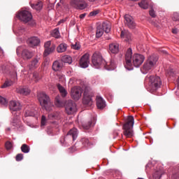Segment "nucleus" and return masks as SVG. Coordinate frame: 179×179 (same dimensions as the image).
<instances>
[{"mask_svg": "<svg viewBox=\"0 0 179 179\" xmlns=\"http://www.w3.org/2000/svg\"><path fill=\"white\" fill-rule=\"evenodd\" d=\"M99 13V10H94L90 13V16L94 17Z\"/></svg>", "mask_w": 179, "mask_h": 179, "instance_id": "nucleus-48", "label": "nucleus"}, {"mask_svg": "<svg viewBox=\"0 0 179 179\" xmlns=\"http://www.w3.org/2000/svg\"><path fill=\"white\" fill-rule=\"evenodd\" d=\"M17 16L20 20L25 23H29L31 25L35 24L34 22H32L31 13L27 10H22L20 12Z\"/></svg>", "mask_w": 179, "mask_h": 179, "instance_id": "nucleus-9", "label": "nucleus"}, {"mask_svg": "<svg viewBox=\"0 0 179 179\" xmlns=\"http://www.w3.org/2000/svg\"><path fill=\"white\" fill-rule=\"evenodd\" d=\"M92 96L93 95L90 88L85 87L84 90V98H83V104L87 107H91L93 105Z\"/></svg>", "mask_w": 179, "mask_h": 179, "instance_id": "nucleus-8", "label": "nucleus"}, {"mask_svg": "<svg viewBox=\"0 0 179 179\" xmlns=\"http://www.w3.org/2000/svg\"><path fill=\"white\" fill-rule=\"evenodd\" d=\"M12 85H13V82L11 80H6L5 83L1 85V88L6 89Z\"/></svg>", "mask_w": 179, "mask_h": 179, "instance_id": "nucleus-38", "label": "nucleus"}, {"mask_svg": "<svg viewBox=\"0 0 179 179\" xmlns=\"http://www.w3.org/2000/svg\"><path fill=\"white\" fill-rule=\"evenodd\" d=\"M145 80L148 82L151 92H155L162 87V81L159 76L148 75Z\"/></svg>", "mask_w": 179, "mask_h": 179, "instance_id": "nucleus-3", "label": "nucleus"}, {"mask_svg": "<svg viewBox=\"0 0 179 179\" xmlns=\"http://www.w3.org/2000/svg\"><path fill=\"white\" fill-rule=\"evenodd\" d=\"M134 125V116L129 115L127 117V122L124 124L123 129V134L127 138H131L134 136L133 127Z\"/></svg>", "mask_w": 179, "mask_h": 179, "instance_id": "nucleus-5", "label": "nucleus"}, {"mask_svg": "<svg viewBox=\"0 0 179 179\" xmlns=\"http://www.w3.org/2000/svg\"><path fill=\"white\" fill-rule=\"evenodd\" d=\"M110 30H111L110 24L108 22H103L102 25H99L96 27V37L100 38L101 36H103V32H105L106 34H108L110 32Z\"/></svg>", "mask_w": 179, "mask_h": 179, "instance_id": "nucleus-7", "label": "nucleus"}, {"mask_svg": "<svg viewBox=\"0 0 179 179\" xmlns=\"http://www.w3.org/2000/svg\"><path fill=\"white\" fill-rule=\"evenodd\" d=\"M67 45L66 43H61L57 48V51L59 54H62V52H65L67 50Z\"/></svg>", "mask_w": 179, "mask_h": 179, "instance_id": "nucleus-27", "label": "nucleus"}, {"mask_svg": "<svg viewBox=\"0 0 179 179\" xmlns=\"http://www.w3.org/2000/svg\"><path fill=\"white\" fill-rule=\"evenodd\" d=\"M6 131H10V127H7V128L6 129Z\"/></svg>", "mask_w": 179, "mask_h": 179, "instance_id": "nucleus-57", "label": "nucleus"}, {"mask_svg": "<svg viewBox=\"0 0 179 179\" xmlns=\"http://www.w3.org/2000/svg\"><path fill=\"white\" fill-rule=\"evenodd\" d=\"M5 146L7 150H10L13 147V145H12L11 143H10V141H6Z\"/></svg>", "mask_w": 179, "mask_h": 179, "instance_id": "nucleus-47", "label": "nucleus"}, {"mask_svg": "<svg viewBox=\"0 0 179 179\" xmlns=\"http://www.w3.org/2000/svg\"><path fill=\"white\" fill-rule=\"evenodd\" d=\"M38 99L42 108L46 110L47 112H50L52 110L53 104L50 101L49 96L45 93H38Z\"/></svg>", "mask_w": 179, "mask_h": 179, "instance_id": "nucleus-4", "label": "nucleus"}, {"mask_svg": "<svg viewBox=\"0 0 179 179\" xmlns=\"http://www.w3.org/2000/svg\"><path fill=\"white\" fill-rule=\"evenodd\" d=\"M120 36L126 42H130L131 41V34L128 31H122Z\"/></svg>", "mask_w": 179, "mask_h": 179, "instance_id": "nucleus-24", "label": "nucleus"}, {"mask_svg": "<svg viewBox=\"0 0 179 179\" xmlns=\"http://www.w3.org/2000/svg\"><path fill=\"white\" fill-rule=\"evenodd\" d=\"M90 64V58L89 55L85 54L81 57V59H80V66L83 69H87Z\"/></svg>", "mask_w": 179, "mask_h": 179, "instance_id": "nucleus-16", "label": "nucleus"}, {"mask_svg": "<svg viewBox=\"0 0 179 179\" xmlns=\"http://www.w3.org/2000/svg\"><path fill=\"white\" fill-rule=\"evenodd\" d=\"M109 51L112 54H117V52H119V44L115 43L110 44Z\"/></svg>", "mask_w": 179, "mask_h": 179, "instance_id": "nucleus-25", "label": "nucleus"}, {"mask_svg": "<svg viewBox=\"0 0 179 179\" xmlns=\"http://www.w3.org/2000/svg\"><path fill=\"white\" fill-rule=\"evenodd\" d=\"M31 6L36 10H41L43 8V3L41 1H38L35 3L31 4Z\"/></svg>", "mask_w": 179, "mask_h": 179, "instance_id": "nucleus-29", "label": "nucleus"}, {"mask_svg": "<svg viewBox=\"0 0 179 179\" xmlns=\"http://www.w3.org/2000/svg\"><path fill=\"white\" fill-rule=\"evenodd\" d=\"M149 14L152 17H156V16H157L155 11L153 9H152L151 10L149 11Z\"/></svg>", "mask_w": 179, "mask_h": 179, "instance_id": "nucleus-50", "label": "nucleus"}, {"mask_svg": "<svg viewBox=\"0 0 179 179\" xmlns=\"http://www.w3.org/2000/svg\"><path fill=\"white\" fill-rule=\"evenodd\" d=\"M138 6L143 9H148L149 7L148 1L145 0H142L141 2L138 3Z\"/></svg>", "mask_w": 179, "mask_h": 179, "instance_id": "nucleus-34", "label": "nucleus"}, {"mask_svg": "<svg viewBox=\"0 0 179 179\" xmlns=\"http://www.w3.org/2000/svg\"><path fill=\"white\" fill-rule=\"evenodd\" d=\"M10 125L13 129H17L19 131H22L23 129L22 122L18 115L14 116L10 122Z\"/></svg>", "mask_w": 179, "mask_h": 179, "instance_id": "nucleus-12", "label": "nucleus"}, {"mask_svg": "<svg viewBox=\"0 0 179 179\" xmlns=\"http://www.w3.org/2000/svg\"><path fill=\"white\" fill-rule=\"evenodd\" d=\"M88 1H91V2H94V1H95L96 0H88Z\"/></svg>", "mask_w": 179, "mask_h": 179, "instance_id": "nucleus-59", "label": "nucleus"}, {"mask_svg": "<svg viewBox=\"0 0 179 179\" xmlns=\"http://www.w3.org/2000/svg\"><path fill=\"white\" fill-rule=\"evenodd\" d=\"M2 54L3 53V50H2V49L0 48V54Z\"/></svg>", "mask_w": 179, "mask_h": 179, "instance_id": "nucleus-58", "label": "nucleus"}, {"mask_svg": "<svg viewBox=\"0 0 179 179\" xmlns=\"http://www.w3.org/2000/svg\"><path fill=\"white\" fill-rule=\"evenodd\" d=\"M138 179H143V178H138Z\"/></svg>", "mask_w": 179, "mask_h": 179, "instance_id": "nucleus-64", "label": "nucleus"}, {"mask_svg": "<svg viewBox=\"0 0 179 179\" xmlns=\"http://www.w3.org/2000/svg\"><path fill=\"white\" fill-rule=\"evenodd\" d=\"M55 104L57 107H62L63 102L60 100L59 96H56L55 98Z\"/></svg>", "mask_w": 179, "mask_h": 179, "instance_id": "nucleus-39", "label": "nucleus"}, {"mask_svg": "<svg viewBox=\"0 0 179 179\" xmlns=\"http://www.w3.org/2000/svg\"><path fill=\"white\" fill-rule=\"evenodd\" d=\"M39 43H40L39 38L35 36L29 38L27 40V43L29 44V47H35L36 45H38Z\"/></svg>", "mask_w": 179, "mask_h": 179, "instance_id": "nucleus-23", "label": "nucleus"}, {"mask_svg": "<svg viewBox=\"0 0 179 179\" xmlns=\"http://www.w3.org/2000/svg\"><path fill=\"white\" fill-rule=\"evenodd\" d=\"M172 20L173 21H178L179 20V13H173V15L172 17Z\"/></svg>", "mask_w": 179, "mask_h": 179, "instance_id": "nucleus-44", "label": "nucleus"}, {"mask_svg": "<svg viewBox=\"0 0 179 179\" xmlns=\"http://www.w3.org/2000/svg\"><path fill=\"white\" fill-rule=\"evenodd\" d=\"M52 44H51L50 41H47L44 45L45 50H46L47 48H50V47H52Z\"/></svg>", "mask_w": 179, "mask_h": 179, "instance_id": "nucleus-46", "label": "nucleus"}, {"mask_svg": "<svg viewBox=\"0 0 179 179\" xmlns=\"http://www.w3.org/2000/svg\"><path fill=\"white\" fill-rule=\"evenodd\" d=\"M131 1H138V0H131Z\"/></svg>", "mask_w": 179, "mask_h": 179, "instance_id": "nucleus-61", "label": "nucleus"}, {"mask_svg": "<svg viewBox=\"0 0 179 179\" xmlns=\"http://www.w3.org/2000/svg\"><path fill=\"white\" fill-rule=\"evenodd\" d=\"M62 68V62L59 61H55L53 62L52 70L55 71H59Z\"/></svg>", "mask_w": 179, "mask_h": 179, "instance_id": "nucleus-26", "label": "nucleus"}, {"mask_svg": "<svg viewBox=\"0 0 179 179\" xmlns=\"http://www.w3.org/2000/svg\"><path fill=\"white\" fill-rule=\"evenodd\" d=\"M96 104L98 109L102 110L106 107V102L101 96H97L96 100Z\"/></svg>", "mask_w": 179, "mask_h": 179, "instance_id": "nucleus-22", "label": "nucleus"}, {"mask_svg": "<svg viewBox=\"0 0 179 179\" xmlns=\"http://www.w3.org/2000/svg\"><path fill=\"white\" fill-rule=\"evenodd\" d=\"M62 62L71 64L72 62V57L69 55H64L62 57Z\"/></svg>", "mask_w": 179, "mask_h": 179, "instance_id": "nucleus-32", "label": "nucleus"}, {"mask_svg": "<svg viewBox=\"0 0 179 179\" xmlns=\"http://www.w3.org/2000/svg\"><path fill=\"white\" fill-rule=\"evenodd\" d=\"M23 159V155L22 154H17L16 157H15V159L17 162H20L22 161Z\"/></svg>", "mask_w": 179, "mask_h": 179, "instance_id": "nucleus-45", "label": "nucleus"}, {"mask_svg": "<svg viewBox=\"0 0 179 179\" xmlns=\"http://www.w3.org/2000/svg\"><path fill=\"white\" fill-rule=\"evenodd\" d=\"M71 48L73 50H80V45L79 42H76L75 44L71 45Z\"/></svg>", "mask_w": 179, "mask_h": 179, "instance_id": "nucleus-43", "label": "nucleus"}, {"mask_svg": "<svg viewBox=\"0 0 179 179\" xmlns=\"http://www.w3.org/2000/svg\"><path fill=\"white\" fill-rule=\"evenodd\" d=\"M18 52H19V49L17 48V54H18Z\"/></svg>", "mask_w": 179, "mask_h": 179, "instance_id": "nucleus-60", "label": "nucleus"}, {"mask_svg": "<svg viewBox=\"0 0 179 179\" xmlns=\"http://www.w3.org/2000/svg\"><path fill=\"white\" fill-rule=\"evenodd\" d=\"M78 135V129L73 128L70 129L66 136L61 137L60 143L62 146L69 147L73 143V141L77 138Z\"/></svg>", "mask_w": 179, "mask_h": 179, "instance_id": "nucleus-2", "label": "nucleus"}, {"mask_svg": "<svg viewBox=\"0 0 179 179\" xmlns=\"http://www.w3.org/2000/svg\"><path fill=\"white\" fill-rule=\"evenodd\" d=\"M36 115L34 110H26L24 116L25 117H34Z\"/></svg>", "mask_w": 179, "mask_h": 179, "instance_id": "nucleus-36", "label": "nucleus"}, {"mask_svg": "<svg viewBox=\"0 0 179 179\" xmlns=\"http://www.w3.org/2000/svg\"><path fill=\"white\" fill-rule=\"evenodd\" d=\"M74 150H73V151H72V152H74Z\"/></svg>", "mask_w": 179, "mask_h": 179, "instance_id": "nucleus-63", "label": "nucleus"}, {"mask_svg": "<svg viewBox=\"0 0 179 179\" xmlns=\"http://www.w3.org/2000/svg\"><path fill=\"white\" fill-rule=\"evenodd\" d=\"M32 57H34V53L32 51H30L28 49H24L22 51V57L25 61H27L28 59H31V58H32Z\"/></svg>", "mask_w": 179, "mask_h": 179, "instance_id": "nucleus-19", "label": "nucleus"}, {"mask_svg": "<svg viewBox=\"0 0 179 179\" xmlns=\"http://www.w3.org/2000/svg\"><path fill=\"white\" fill-rule=\"evenodd\" d=\"M104 68L107 71H113L116 69V64L114 60H110L109 62H106L103 64Z\"/></svg>", "mask_w": 179, "mask_h": 179, "instance_id": "nucleus-21", "label": "nucleus"}, {"mask_svg": "<svg viewBox=\"0 0 179 179\" xmlns=\"http://www.w3.org/2000/svg\"><path fill=\"white\" fill-rule=\"evenodd\" d=\"M40 59L41 58L38 55H36V57H34L31 60V64H29V69H37L40 65V63H39Z\"/></svg>", "mask_w": 179, "mask_h": 179, "instance_id": "nucleus-20", "label": "nucleus"}, {"mask_svg": "<svg viewBox=\"0 0 179 179\" xmlns=\"http://www.w3.org/2000/svg\"><path fill=\"white\" fill-rule=\"evenodd\" d=\"M33 78H34V80H35V82H37L39 80L38 73H34Z\"/></svg>", "mask_w": 179, "mask_h": 179, "instance_id": "nucleus-51", "label": "nucleus"}, {"mask_svg": "<svg viewBox=\"0 0 179 179\" xmlns=\"http://www.w3.org/2000/svg\"><path fill=\"white\" fill-rule=\"evenodd\" d=\"M82 89L80 87H74L71 89V97L75 101H78L82 96Z\"/></svg>", "mask_w": 179, "mask_h": 179, "instance_id": "nucleus-14", "label": "nucleus"}, {"mask_svg": "<svg viewBox=\"0 0 179 179\" xmlns=\"http://www.w3.org/2000/svg\"><path fill=\"white\" fill-rule=\"evenodd\" d=\"M178 31L177 30V29H173L172 30L173 34H177Z\"/></svg>", "mask_w": 179, "mask_h": 179, "instance_id": "nucleus-54", "label": "nucleus"}, {"mask_svg": "<svg viewBox=\"0 0 179 179\" xmlns=\"http://www.w3.org/2000/svg\"><path fill=\"white\" fill-rule=\"evenodd\" d=\"M164 174V171L162 170L157 171L155 172V173L152 175V177L154 179H161L162 175Z\"/></svg>", "mask_w": 179, "mask_h": 179, "instance_id": "nucleus-30", "label": "nucleus"}, {"mask_svg": "<svg viewBox=\"0 0 179 179\" xmlns=\"http://www.w3.org/2000/svg\"><path fill=\"white\" fill-rule=\"evenodd\" d=\"M124 24L130 29H134L136 27V23L134 22V18L129 15H125L124 17Z\"/></svg>", "mask_w": 179, "mask_h": 179, "instance_id": "nucleus-15", "label": "nucleus"}, {"mask_svg": "<svg viewBox=\"0 0 179 179\" xmlns=\"http://www.w3.org/2000/svg\"><path fill=\"white\" fill-rule=\"evenodd\" d=\"M80 143L83 144V147H87L90 144L88 138H81Z\"/></svg>", "mask_w": 179, "mask_h": 179, "instance_id": "nucleus-41", "label": "nucleus"}, {"mask_svg": "<svg viewBox=\"0 0 179 179\" xmlns=\"http://www.w3.org/2000/svg\"><path fill=\"white\" fill-rule=\"evenodd\" d=\"M92 122L90 120L84 124H83V128L85 130H88L92 127Z\"/></svg>", "mask_w": 179, "mask_h": 179, "instance_id": "nucleus-35", "label": "nucleus"}, {"mask_svg": "<svg viewBox=\"0 0 179 179\" xmlns=\"http://www.w3.org/2000/svg\"><path fill=\"white\" fill-rule=\"evenodd\" d=\"M171 179H179V173L173 174L171 177Z\"/></svg>", "mask_w": 179, "mask_h": 179, "instance_id": "nucleus-52", "label": "nucleus"}, {"mask_svg": "<svg viewBox=\"0 0 179 179\" xmlns=\"http://www.w3.org/2000/svg\"><path fill=\"white\" fill-rule=\"evenodd\" d=\"M86 15H87L86 13H83V14L80 15V19H84Z\"/></svg>", "mask_w": 179, "mask_h": 179, "instance_id": "nucleus-53", "label": "nucleus"}, {"mask_svg": "<svg viewBox=\"0 0 179 179\" xmlns=\"http://www.w3.org/2000/svg\"><path fill=\"white\" fill-rule=\"evenodd\" d=\"M158 57L155 55L150 56L143 64L142 69L143 73L147 74L150 70L154 69L158 62Z\"/></svg>", "mask_w": 179, "mask_h": 179, "instance_id": "nucleus-6", "label": "nucleus"}, {"mask_svg": "<svg viewBox=\"0 0 179 179\" xmlns=\"http://www.w3.org/2000/svg\"><path fill=\"white\" fill-rule=\"evenodd\" d=\"M50 120H58L59 119V113L58 112H54L48 115Z\"/></svg>", "mask_w": 179, "mask_h": 179, "instance_id": "nucleus-33", "label": "nucleus"}, {"mask_svg": "<svg viewBox=\"0 0 179 179\" xmlns=\"http://www.w3.org/2000/svg\"><path fill=\"white\" fill-rule=\"evenodd\" d=\"M57 87L59 89V92L61 93L62 96L63 98L66 97L68 93L66 90L64 88V87L59 84Z\"/></svg>", "mask_w": 179, "mask_h": 179, "instance_id": "nucleus-31", "label": "nucleus"}, {"mask_svg": "<svg viewBox=\"0 0 179 179\" xmlns=\"http://www.w3.org/2000/svg\"><path fill=\"white\" fill-rule=\"evenodd\" d=\"M21 150L23 153H29L30 151V148L27 144H22L21 147Z\"/></svg>", "mask_w": 179, "mask_h": 179, "instance_id": "nucleus-37", "label": "nucleus"}, {"mask_svg": "<svg viewBox=\"0 0 179 179\" xmlns=\"http://www.w3.org/2000/svg\"><path fill=\"white\" fill-rule=\"evenodd\" d=\"M52 35L55 38H59V36H60L59 31L58 29H55L52 31Z\"/></svg>", "mask_w": 179, "mask_h": 179, "instance_id": "nucleus-42", "label": "nucleus"}, {"mask_svg": "<svg viewBox=\"0 0 179 179\" xmlns=\"http://www.w3.org/2000/svg\"><path fill=\"white\" fill-rule=\"evenodd\" d=\"M0 105L3 106H7L8 105V101L2 96H0Z\"/></svg>", "mask_w": 179, "mask_h": 179, "instance_id": "nucleus-40", "label": "nucleus"}, {"mask_svg": "<svg viewBox=\"0 0 179 179\" xmlns=\"http://www.w3.org/2000/svg\"><path fill=\"white\" fill-rule=\"evenodd\" d=\"M132 49L128 48L125 53L124 67H131L132 64L136 68H138L145 61V56L140 54H134L132 57Z\"/></svg>", "mask_w": 179, "mask_h": 179, "instance_id": "nucleus-1", "label": "nucleus"}, {"mask_svg": "<svg viewBox=\"0 0 179 179\" xmlns=\"http://www.w3.org/2000/svg\"><path fill=\"white\" fill-rule=\"evenodd\" d=\"M64 22H65L64 20H60V21L58 22V24H62V23H64Z\"/></svg>", "mask_w": 179, "mask_h": 179, "instance_id": "nucleus-55", "label": "nucleus"}, {"mask_svg": "<svg viewBox=\"0 0 179 179\" xmlns=\"http://www.w3.org/2000/svg\"><path fill=\"white\" fill-rule=\"evenodd\" d=\"M55 50V45L52 44L50 48L45 49L43 56L48 57V55H50V54H52V52H54Z\"/></svg>", "mask_w": 179, "mask_h": 179, "instance_id": "nucleus-28", "label": "nucleus"}, {"mask_svg": "<svg viewBox=\"0 0 179 179\" xmlns=\"http://www.w3.org/2000/svg\"><path fill=\"white\" fill-rule=\"evenodd\" d=\"M106 61L103 60L102 56L99 53H94L92 55V65L95 67V69H100L102 65H105Z\"/></svg>", "mask_w": 179, "mask_h": 179, "instance_id": "nucleus-10", "label": "nucleus"}, {"mask_svg": "<svg viewBox=\"0 0 179 179\" xmlns=\"http://www.w3.org/2000/svg\"><path fill=\"white\" fill-rule=\"evenodd\" d=\"M9 108L11 111L17 112L21 109V105L17 101H10L9 102Z\"/></svg>", "mask_w": 179, "mask_h": 179, "instance_id": "nucleus-17", "label": "nucleus"}, {"mask_svg": "<svg viewBox=\"0 0 179 179\" xmlns=\"http://www.w3.org/2000/svg\"><path fill=\"white\" fill-rule=\"evenodd\" d=\"M46 123V117H45V115H42L41 117V125L42 126H45Z\"/></svg>", "mask_w": 179, "mask_h": 179, "instance_id": "nucleus-49", "label": "nucleus"}, {"mask_svg": "<svg viewBox=\"0 0 179 179\" xmlns=\"http://www.w3.org/2000/svg\"><path fill=\"white\" fill-rule=\"evenodd\" d=\"M71 6L80 10H83L87 6L85 0H72L71 1Z\"/></svg>", "mask_w": 179, "mask_h": 179, "instance_id": "nucleus-13", "label": "nucleus"}, {"mask_svg": "<svg viewBox=\"0 0 179 179\" xmlns=\"http://www.w3.org/2000/svg\"><path fill=\"white\" fill-rule=\"evenodd\" d=\"M77 110L76 103L72 100H69L66 102V112L68 115H73Z\"/></svg>", "mask_w": 179, "mask_h": 179, "instance_id": "nucleus-11", "label": "nucleus"}, {"mask_svg": "<svg viewBox=\"0 0 179 179\" xmlns=\"http://www.w3.org/2000/svg\"><path fill=\"white\" fill-rule=\"evenodd\" d=\"M16 92L17 94L26 96L30 94L31 90L27 87H20L17 88Z\"/></svg>", "mask_w": 179, "mask_h": 179, "instance_id": "nucleus-18", "label": "nucleus"}, {"mask_svg": "<svg viewBox=\"0 0 179 179\" xmlns=\"http://www.w3.org/2000/svg\"><path fill=\"white\" fill-rule=\"evenodd\" d=\"M150 164H148V165H146V166H145V168H146V170H148V168H150Z\"/></svg>", "mask_w": 179, "mask_h": 179, "instance_id": "nucleus-56", "label": "nucleus"}, {"mask_svg": "<svg viewBox=\"0 0 179 179\" xmlns=\"http://www.w3.org/2000/svg\"><path fill=\"white\" fill-rule=\"evenodd\" d=\"M127 70H131V69H130V68H129V67H127Z\"/></svg>", "mask_w": 179, "mask_h": 179, "instance_id": "nucleus-62", "label": "nucleus"}]
</instances>
